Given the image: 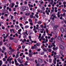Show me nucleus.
<instances>
[{
    "mask_svg": "<svg viewBox=\"0 0 66 66\" xmlns=\"http://www.w3.org/2000/svg\"><path fill=\"white\" fill-rule=\"evenodd\" d=\"M21 11H24L25 10H28L29 8L26 6H22L21 8Z\"/></svg>",
    "mask_w": 66,
    "mask_h": 66,
    "instance_id": "1",
    "label": "nucleus"
},
{
    "mask_svg": "<svg viewBox=\"0 0 66 66\" xmlns=\"http://www.w3.org/2000/svg\"><path fill=\"white\" fill-rule=\"evenodd\" d=\"M56 17L55 13H54L51 16V17H50V19L54 20V18H55Z\"/></svg>",
    "mask_w": 66,
    "mask_h": 66,
    "instance_id": "2",
    "label": "nucleus"
},
{
    "mask_svg": "<svg viewBox=\"0 0 66 66\" xmlns=\"http://www.w3.org/2000/svg\"><path fill=\"white\" fill-rule=\"evenodd\" d=\"M59 47L61 49V50H64V49H65L64 46L61 45H59Z\"/></svg>",
    "mask_w": 66,
    "mask_h": 66,
    "instance_id": "3",
    "label": "nucleus"
},
{
    "mask_svg": "<svg viewBox=\"0 0 66 66\" xmlns=\"http://www.w3.org/2000/svg\"><path fill=\"white\" fill-rule=\"evenodd\" d=\"M14 27L16 30H18L19 29V26L18 25H15Z\"/></svg>",
    "mask_w": 66,
    "mask_h": 66,
    "instance_id": "4",
    "label": "nucleus"
},
{
    "mask_svg": "<svg viewBox=\"0 0 66 66\" xmlns=\"http://www.w3.org/2000/svg\"><path fill=\"white\" fill-rule=\"evenodd\" d=\"M50 10H48V11L47 10L45 11V12L46 13V14L47 15H49V13H50Z\"/></svg>",
    "mask_w": 66,
    "mask_h": 66,
    "instance_id": "5",
    "label": "nucleus"
},
{
    "mask_svg": "<svg viewBox=\"0 0 66 66\" xmlns=\"http://www.w3.org/2000/svg\"><path fill=\"white\" fill-rule=\"evenodd\" d=\"M64 37H62V38L63 40H66V35H64L63 36Z\"/></svg>",
    "mask_w": 66,
    "mask_h": 66,
    "instance_id": "6",
    "label": "nucleus"
},
{
    "mask_svg": "<svg viewBox=\"0 0 66 66\" xmlns=\"http://www.w3.org/2000/svg\"><path fill=\"white\" fill-rule=\"evenodd\" d=\"M54 21H53L51 22V26H53V25H54Z\"/></svg>",
    "mask_w": 66,
    "mask_h": 66,
    "instance_id": "7",
    "label": "nucleus"
},
{
    "mask_svg": "<svg viewBox=\"0 0 66 66\" xmlns=\"http://www.w3.org/2000/svg\"><path fill=\"white\" fill-rule=\"evenodd\" d=\"M28 5L29 6L30 8L31 7H33V5H31L30 4H28Z\"/></svg>",
    "mask_w": 66,
    "mask_h": 66,
    "instance_id": "8",
    "label": "nucleus"
},
{
    "mask_svg": "<svg viewBox=\"0 0 66 66\" xmlns=\"http://www.w3.org/2000/svg\"><path fill=\"white\" fill-rule=\"evenodd\" d=\"M30 15V13H25V16H29V15Z\"/></svg>",
    "mask_w": 66,
    "mask_h": 66,
    "instance_id": "9",
    "label": "nucleus"
},
{
    "mask_svg": "<svg viewBox=\"0 0 66 66\" xmlns=\"http://www.w3.org/2000/svg\"><path fill=\"white\" fill-rule=\"evenodd\" d=\"M61 31L62 33H63L64 32V29L63 27L61 28Z\"/></svg>",
    "mask_w": 66,
    "mask_h": 66,
    "instance_id": "10",
    "label": "nucleus"
},
{
    "mask_svg": "<svg viewBox=\"0 0 66 66\" xmlns=\"http://www.w3.org/2000/svg\"><path fill=\"white\" fill-rule=\"evenodd\" d=\"M38 61L40 63H42L43 62V60L40 59H39Z\"/></svg>",
    "mask_w": 66,
    "mask_h": 66,
    "instance_id": "11",
    "label": "nucleus"
},
{
    "mask_svg": "<svg viewBox=\"0 0 66 66\" xmlns=\"http://www.w3.org/2000/svg\"><path fill=\"white\" fill-rule=\"evenodd\" d=\"M61 42L62 44H63V45H65V42L64 41V40H61Z\"/></svg>",
    "mask_w": 66,
    "mask_h": 66,
    "instance_id": "12",
    "label": "nucleus"
},
{
    "mask_svg": "<svg viewBox=\"0 0 66 66\" xmlns=\"http://www.w3.org/2000/svg\"><path fill=\"white\" fill-rule=\"evenodd\" d=\"M39 54H40V55H43L44 54H45V52H42L41 53L39 52Z\"/></svg>",
    "mask_w": 66,
    "mask_h": 66,
    "instance_id": "13",
    "label": "nucleus"
},
{
    "mask_svg": "<svg viewBox=\"0 0 66 66\" xmlns=\"http://www.w3.org/2000/svg\"><path fill=\"white\" fill-rule=\"evenodd\" d=\"M12 6H11V7L13 8L14 7V6L15 5V4L14 3H13L11 4Z\"/></svg>",
    "mask_w": 66,
    "mask_h": 66,
    "instance_id": "14",
    "label": "nucleus"
},
{
    "mask_svg": "<svg viewBox=\"0 0 66 66\" xmlns=\"http://www.w3.org/2000/svg\"><path fill=\"white\" fill-rule=\"evenodd\" d=\"M59 26L57 25H55L54 26V28L55 30H56V29H57V28H58Z\"/></svg>",
    "mask_w": 66,
    "mask_h": 66,
    "instance_id": "15",
    "label": "nucleus"
},
{
    "mask_svg": "<svg viewBox=\"0 0 66 66\" xmlns=\"http://www.w3.org/2000/svg\"><path fill=\"white\" fill-rule=\"evenodd\" d=\"M13 60V58H11L10 59H7V61H12V60Z\"/></svg>",
    "mask_w": 66,
    "mask_h": 66,
    "instance_id": "16",
    "label": "nucleus"
},
{
    "mask_svg": "<svg viewBox=\"0 0 66 66\" xmlns=\"http://www.w3.org/2000/svg\"><path fill=\"white\" fill-rule=\"evenodd\" d=\"M51 2H50L49 4H53V2H54V1H53V0H51Z\"/></svg>",
    "mask_w": 66,
    "mask_h": 66,
    "instance_id": "17",
    "label": "nucleus"
},
{
    "mask_svg": "<svg viewBox=\"0 0 66 66\" xmlns=\"http://www.w3.org/2000/svg\"><path fill=\"white\" fill-rule=\"evenodd\" d=\"M38 24H40L42 23V22H41L40 21H38L37 22Z\"/></svg>",
    "mask_w": 66,
    "mask_h": 66,
    "instance_id": "18",
    "label": "nucleus"
},
{
    "mask_svg": "<svg viewBox=\"0 0 66 66\" xmlns=\"http://www.w3.org/2000/svg\"><path fill=\"white\" fill-rule=\"evenodd\" d=\"M28 63V62L27 61H26L24 63V65H28V64L27 63Z\"/></svg>",
    "mask_w": 66,
    "mask_h": 66,
    "instance_id": "19",
    "label": "nucleus"
},
{
    "mask_svg": "<svg viewBox=\"0 0 66 66\" xmlns=\"http://www.w3.org/2000/svg\"><path fill=\"white\" fill-rule=\"evenodd\" d=\"M58 39L59 40H61L62 39V38L60 36H59L58 37Z\"/></svg>",
    "mask_w": 66,
    "mask_h": 66,
    "instance_id": "20",
    "label": "nucleus"
},
{
    "mask_svg": "<svg viewBox=\"0 0 66 66\" xmlns=\"http://www.w3.org/2000/svg\"><path fill=\"white\" fill-rule=\"evenodd\" d=\"M42 36V34L40 33L39 34V36H38V39H39L40 37H41V36Z\"/></svg>",
    "mask_w": 66,
    "mask_h": 66,
    "instance_id": "21",
    "label": "nucleus"
},
{
    "mask_svg": "<svg viewBox=\"0 0 66 66\" xmlns=\"http://www.w3.org/2000/svg\"><path fill=\"white\" fill-rule=\"evenodd\" d=\"M29 34H32V31L31 30H29Z\"/></svg>",
    "mask_w": 66,
    "mask_h": 66,
    "instance_id": "22",
    "label": "nucleus"
},
{
    "mask_svg": "<svg viewBox=\"0 0 66 66\" xmlns=\"http://www.w3.org/2000/svg\"><path fill=\"white\" fill-rule=\"evenodd\" d=\"M53 63H54L53 65H54L55 64H56V62L54 60H53Z\"/></svg>",
    "mask_w": 66,
    "mask_h": 66,
    "instance_id": "23",
    "label": "nucleus"
},
{
    "mask_svg": "<svg viewBox=\"0 0 66 66\" xmlns=\"http://www.w3.org/2000/svg\"><path fill=\"white\" fill-rule=\"evenodd\" d=\"M47 35L48 36H52V35L51 33L50 34L48 33Z\"/></svg>",
    "mask_w": 66,
    "mask_h": 66,
    "instance_id": "24",
    "label": "nucleus"
},
{
    "mask_svg": "<svg viewBox=\"0 0 66 66\" xmlns=\"http://www.w3.org/2000/svg\"><path fill=\"white\" fill-rule=\"evenodd\" d=\"M26 45H30L31 43L30 42H26Z\"/></svg>",
    "mask_w": 66,
    "mask_h": 66,
    "instance_id": "25",
    "label": "nucleus"
},
{
    "mask_svg": "<svg viewBox=\"0 0 66 66\" xmlns=\"http://www.w3.org/2000/svg\"><path fill=\"white\" fill-rule=\"evenodd\" d=\"M28 55L29 57H32V55L31 54V53H29V54Z\"/></svg>",
    "mask_w": 66,
    "mask_h": 66,
    "instance_id": "26",
    "label": "nucleus"
},
{
    "mask_svg": "<svg viewBox=\"0 0 66 66\" xmlns=\"http://www.w3.org/2000/svg\"><path fill=\"white\" fill-rule=\"evenodd\" d=\"M25 28H26V29H27V28H29V26L28 25H26L25 26Z\"/></svg>",
    "mask_w": 66,
    "mask_h": 66,
    "instance_id": "27",
    "label": "nucleus"
},
{
    "mask_svg": "<svg viewBox=\"0 0 66 66\" xmlns=\"http://www.w3.org/2000/svg\"><path fill=\"white\" fill-rule=\"evenodd\" d=\"M14 43H17V39H15V40H14Z\"/></svg>",
    "mask_w": 66,
    "mask_h": 66,
    "instance_id": "28",
    "label": "nucleus"
},
{
    "mask_svg": "<svg viewBox=\"0 0 66 66\" xmlns=\"http://www.w3.org/2000/svg\"><path fill=\"white\" fill-rule=\"evenodd\" d=\"M27 32H28V31H27V30H26L25 32V33L27 35H28V33H27Z\"/></svg>",
    "mask_w": 66,
    "mask_h": 66,
    "instance_id": "29",
    "label": "nucleus"
},
{
    "mask_svg": "<svg viewBox=\"0 0 66 66\" xmlns=\"http://www.w3.org/2000/svg\"><path fill=\"white\" fill-rule=\"evenodd\" d=\"M34 47H35L36 49H38L37 47V46H36V45L35 44L34 45Z\"/></svg>",
    "mask_w": 66,
    "mask_h": 66,
    "instance_id": "30",
    "label": "nucleus"
},
{
    "mask_svg": "<svg viewBox=\"0 0 66 66\" xmlns=\"http://www.w3.org/2000/svg\"><path fill=\"white\" fill-rule=\"evenodd\" d=\"M14 62L15 63H17V60H16V59H14Z\"/></svg>",
    "mask_w": 66,
    "mask_h": 66,
    "instance_id": "31",
    "label": "nucleus"
},
{
    "mask_svg": "<svg viewBox=\"0 0 66 66\" xmlns=\"http://www.w3.org/2000/svg\"><path fill=\"white\" fill-rule=\"evenodd\" d=\"M30 17L31 18H33V15H30Z\"/></svg>",
    "mask_w": 66,
    "mask_h": 66,
    "instance_id": "32",
    "label": "nucleus"
},
{
    "mask_svg": "<svg viewBox=\"0 0 66 66\" xmlns=\"http://www.w3.org/2000/svg\"><path fill=\"white\" fill-rule=\"evenodd\" d=\"M35 16L36 17V18H38L39 16L38 15H37V14H36L35 15Z\"/></svg>",
    "mask_w": 66,
    "mask_h": 66,
    "instance_id": "33",
    "label": "nucleus"
},
{
    "mask_svg": "<svg viewBox=\"0 0 66 66\" xmlns=\"http://www.w3.org/2000/svg\"><path fill=\"white\" fill-rule=\"evenodd\" d=\"M36 45L37 46H39L40 45V44L39 43H37Z\"/></svg>",
    "mask_w": 66,
    "mask_h": 66,
    "instance_id": "34",
    "label": "nucleus"
},
{
    "mask_svg": "<svg viewBox=\"0 0 66 66\" xmlns=\"http://www.w3.org/2000/svg\"><path fill=\"white\" fill-rule=\"evenodd\" d=\"M9 36V34H8V35H7L6 36H5V37H4V39H6V38L7 37V36Z\"/></svg>",
    "mask_w": 66,
    "mask_h": 66,
    "instance_id": "35",
    "label": "nucleus"
},
{
    "mask_svg": "<svg viewBox=\"0 0 66 66\" xmlns=\"http://www.w3.org/2000/svg\"><path fill=\"white\" fill-rule=\"evenodd\" d=\"M29 22H32V20L30 19H29Z\"/></svg>",
    "mask_w": 66,
    "mask_h": 66,
    "instance_id": "36",
    "label": "nucleus"
},
{
    "mask_svg": "<svg viewBox=\"0 0 66 66\" xmlns=\"http://www.w3.org/2000/svg\"><path fill=\"white\" fill-rule=\"evenodd\" d=\"M43 50H44V51H45V52H47V50L45 48Z\"/></svg>",
    "mask_w": 66,
    "mask_h": 66,
    "instance_id": "37",
    "label": "nucleus"
},
{
    "mask_svg": "<svg viewBox=\"0 0 66 66\" xmlns=\"http://www.w3.org/2000/svg\"><path fill=\"white\" fill-rule=\"evenodd\" d=\"M9 55L11 54H12V51H10L9 52Z\"/></svg>",
    "mask_w": 66,
    "mask_h": 66,
    "instance_id": "38",
    "label": "nucleus"
},
{
    "mask_svg": "<svg viewBox=\"0 0 66 66\" xmlns=\"http://www.w3.org/2000/svg\"><path fill=\"white\" fill-rule=\"evenodd\" d=\"M3 61H6V59L5 58H4L3 59Z\"/></svg>",
    "mask_w": 66,
    "mask_h": 66,
    "instance_id": "39",
    "label": "nucleus"
},
{
    "mask_svg": "<svg viewBox=\"0 0 66 66\" xmlns=\"http://www.w3.org/2000/svg\"><path fill=\"white\" fill-rule=\"evenodd\" d=\"M10 46H11V44H8L7 45V47H9Z\"/></svg>",
    "mask_w": 66,
    "mask_h": 66,
    "instance_id": "40",
    "label": "nucleus"
},
{
    "mask_svg": "<svg viewBox=\"0 0 66 66\" xmlns=\"http://www.w3.org/2000/svg\"><path fill=\"white\" fill-rule=\"evenodd\" d=\"M44 37H45V36H42V37H41V39H43V38H44Z\"/></svg>",
    "mask_w": 66,
    "mask_h": 66,
    "instance_id": "41",
    "label": "nucleus"
},
{
    "mask_svg": "<svg viewBox=\"0 0 66 66\" xmlns=\"http://www.w3.org/2000/svg\"><path fill=\"white\" fill-rule=\"evenodd\" d=\"M34 48H35V46H32L31 47V49H34Z\"/></svg>",
    "mask_w": 66,
    "mask_h": 66,
    "instance_id": "42",
    "label": "nucleus"
},
{
    "mask_svg": "<svg viewBox=\"0 0 66 66\" xmlns=\"http://www.w3.org/2000/svg\"><path fill=\"white\" fill-rule=\"evenodd\" d=\"M26 59L28 61H30V59H29V58L28 57H26Z\"/></svg>",
    "mask_w": 66,
    "mask_h": 66,
    "instance_id": "43",
    "label": "nucleus"
},
{
    "mask_svg": "<svg viewBox=\"0 0 66 66\" xmlns=\"http://www.w3.org/2000/svg\"><path fill=\"white\" fill-rule=\"evenodd\" d=\"M10 16L11 17V20H12L13 19V16L11 15H10Z\"/></svg>",
    "mask_w": 66,
    "mask_h": 66,
    "instance_id": "44",
    "label": "nucleus"
},
{
    "mask_svg": "<svg viewBox=\"0 0 66 66\" xmlns=\"http://www.w3.org/2000/svg\"><path fill=\"white\" fill-rule=\"evenodd\" d=\"M18 32H21V29H20L19 30H18Z\"/></svg>",
    "mask_w": 66,
    "mask_h": 66,
    "instance_id": "45",
    "label": "nucleus"
},
{
    "mask_svg": "<svg viewBox=\"0 0 66 66\" xmlns=\"http://www.w3.org/2000/svg\"><path fill=\"white\" fill-rule=\"evenodd\" d=\"M23 53H21V54L20 55V56H22V55H23Z\"/></svg>",
    "mask_w": 66,
    "mask_h": 66,
    "instance_id": "46",
    "label": "nucleus"
},
{
    "mask_svg": "<svg viewBox=\"0 0 66 66\" xmlns=\"http://www.w3.org/2000/svg\"><path fill=\"white\" fill-rule=\"evenodd\" d=\"M2 49L4 50H5V48L4 47H2Z\"/></svg>",
    "mask_w": 66,
    "mask_h": 66,
    "instance_id": "47",
    "label": "nucleus"
},
{
    "mask_svg": "<svg viewBox=\"0 0 66 66\" xmlns=\"http://www.w3.org/2000/svg\"><path fill=\"white\" fill-rule=\"evenodd\" d=\"M28 3V2L27 1H25L24 2V4H27Z\"/></svg>",
    "mask_w": 66,
    "mask_h": 66,
    "instance_id": "48",
    "label": "nucleus"
},
{
    "mask_svg": "<svg viewBox=\"0 0 66 66\" xmlns=\"http://www.w3.org/2000/svg\"><path fill=\"white\" fill-rule=\"evenodd\" d=\"M15 35H16V37H18V34H17V33L15 34Z\"/></svg>",
    "mask_w": 66,
    "mask_h": 66,
    "instance_id": "49",
    "label": "nucleus"
},
{
    "mask_svg": "<svg viewBox=\"0 0 66 66\" xmlns=\"http://www.w3.org/2000/svg\"><path fill=\"white\" fill-rule=\"evenodd\" d=\"M14 31L13 29H11V30H10V31L11 33H12V31Z\"/></svg>",
    "mask_w": 66,
    "mask_h": 66,
    "instance_id": "50",
    "label": "nucleus"
},
{
    "mask_svg": "<svg viewBox=\"0 0 66 66\" xmlns=\"http://www.w3.org/2000/svg\"><path fill=\"white\" fill-rule=\"evenodd\" d=\"M36 66H40V64L39 63H37V64H36Z\"/></svg>",
    "mask_w": 66,
    "mask_h": 66,
    "instance_id": "51",
    "label": "nucleus"
},
{
    "mask_svg": "<svg viewBox=\"0 0 66 66\" xmlns=\"http://www.w3.org/2000/svg\"><path fill=\"white\" fill-rule=\"evenodd\" d=\"M52 45H53V47H55L56 46L53 43H52Z\"/></svg>",
    "mask_w": 66,
    "mask_h": 66,
    "instance_id": "52",
    "label": "nucleus"
},
{
    "mask_svg": "<svg viewBox=\"0 0 66 66\" xmlns=\"http://www.w3.org/2000/svg\"><path fill=\"white\" fill-rule=\"evenodd\" d=\"M18 62H21V60H20V59L19 58L18 59Z\"/></svg>",
    "mask_w": 66,
    "mask_h": 66,
    "instance_id": "53",
    "label": "nucleus"
},
{
    "mask_svg": "<svg viewBox=\"0 0 66 66\" xmlns=\"http://www.w3.org/2000/svg\"><path fill=\"white\" fill-rule=\"evenodd\" d=\"M29 39H30L31 40V37L30 36H29Z\"/></svg>",
    "mask_w": 66,
    "mask_h": 66,
    "instance_id": "54",
    "label": "nucleus"
},
{
    "mask_svg": "<svg viewBox=\"0 0 66 66\" xmlns=\"http://www.w3.org/2000/svg\"><path fill=\"white\" fill-rule=\"evenodd\" d=\"M13 38L12 37H11L10 38V39H11V40H12V39H13Z\"/></svg>",
    "mask_w": 66,
    "mask_h": 66,
    "instance_id": "55",
    "label": "nucleus"
},
{
    "mask_svg": "<svg viewBox=\"0 0 66 66\" xmlns=\"http://www.w3.org/2000/svg\"><path fill=\"white\" fill-rule=\"evenodd\" d=\"M46 41H45V43H47V42H48V39H46Z\"/></svg>",
    "mask_w": 66,
    "mask_h": 66,
    "instance_id": "56",
    "label": "nucleus"
},
{
    "mask_svg": "<svg viewBox=\"0 0 66 66\" xmlns=\"http://www.w3.org/2000/svg\"><path fill=\"white\" fill-rule=\"evenodd\" d=\"M62 16H63L64 17H65V13H64L63 14Z\"/></svg>",
    "mask_w": 66,
    "mask_h": 66,
    "instance_id": "57",
    "label": "nucleus"
},
{
    "mask_svg": "<svg viewBox=\"0 0 66 66\" xmlns=\"http://www.w3.org/2000/svg\"><path fill=\"white\" fill-rule=\"evenodd\" d=\"M15 64L16 65H17V66H18V65H19V63H17V62H16L15 63Z\"/></svg>",
    "mask_w": 66,
    "mask_h": 66,
    "instance_id": "58",
    "label": "nucleus"
},
{
    "mask_svg": "<svg viewBox=\"0 0 66 66\" xmlns=\"http://www.w3.org/2000/svg\"><path fill=\"white\" fill-rule=\"evenodd\" d=\"M49 62H51V61H52V60L51 59H49Z\"/></svg>",
    "mask_w": 66,
    "mask_h": 66,
    "instance_id": "59",
    "label": "nucleus"
},
{
    "mask_svg": "<svg viewBox=\"0 0 66 66\" xmlns=\"http://www.w3.org/2000/svg\"><path fill=\"white\" fill-rule=\"evenodd\" d=\"M53 49L54 50H56L55 49V48L54 47H53Z\"/></svg>",
    "mask_w": 66,
    "mask_h": 66,
    "instance_id": "60",
    "label": "nucleus"
},
{
    "mask_svg": "<svg viewBox=\"0 0 66 66\" xmlns=\"http://www.w3.org/2000/svg\"><path fill=\"white\" fill-rule=\"evenodd\" d=\"M18 5H15V7H16V8L17 7H18Z\"/></svg>",
    "mask_w": 66,
    "mask_h": 66,
    "instance_id": "61",
    "label": "nucleus"
},
{
    "mask_svg": "<svg viewBox=\"0 0 66 66\" xmlns=\"http://www.w3.org/2000/svg\"><path fill=\"white\" fill-rule=\"evenodd\" d=\"M18 56H19V55L18 54H16V58H17Z\"/></svg>",
    "mask_w": 66,
    "mask_h": 66,
    "instance_id": "62",
    "label": "nucleus"
},
{
    "mask_svg": "<svg viewBox=\"0 0 66 66\" xmlns=\"http://www.w3.org/2000/svg\"><path fill=\"white\" fill-rule=\"evenodd\" d=\"M2 29H3V30H4L5 29V28L4 26H2Z\"/></svg>",
    "mask_w": 66,
    "mask_h": 66,
    "instance_id": "63",
    "label": "nucleus"
},
{
    "mask_svg": "<svg viewBox=\"0 0 66 66\" xmlns=\"http://www.w3.org/2000/svg\"><path fill=\"white\" fill-rule=\"evenodd\" d=\"M60 54H63V52H62V51H60Z\"/></svg>",
    "mask_w": 66,
    "mask_h": 66,
    "instance_id": "64",
    "label": "nucleus"
}]
</instances>
